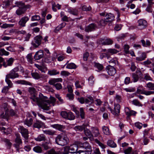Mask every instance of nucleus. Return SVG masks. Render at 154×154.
<instances>
[{"mask_svg": "<svg viewBox=\"0 0 154 154\" xmlns=\"http://www.w3.org/2000/svg\"><path fill=\"white\" fill-rule=\"evenodd\" d=\"M9 52L6 51L3 48L0 49V55L2 56L5 55L6 56L8 55L9 54Z\"/></svg>", "mask_w": 154, "mask_h": 154, "instance_id": "nucleus-54", "label": "nucleus"}, {"mask_svg": "<svg viewBox=\"0 0 154 154\" xmlns=\"http://www.w3.org/2000/svg\"><path fill=\"white\" fill-rule=\"evenodd\" d=\"M45 154H61L60 152L57 151L54 149L52 148L47 151Z\"/></svg>", "mask_w": 154, "mask_h": 154, "instance_id": "nucleus-34", "label": "nucleus"}, {"mask_svg": "<svg viewBox=\"0 0 154 154\" xmlns=\"http://www.w3.org/2000/svg\"><path fill=\"white\" fill-rule=\"evenodd\" d=\"M67 11L74 15L77 16L78 14V10L75 8H73L70 7L68 8Z\"/></svg>", "mask_w": 154, "mask_h": 154, "instance_id": "nucleus-20", "label": "nucleus"}, {"mask_svg": "<svg viewBox=\"0 0 154 154\" xmlns=\"http://www.w3.org/2000/svg\"><path fill=\"white\" fill-rule=\"evenodd\" d=\"M89 125L88 124H84L82 126H77L75 127L74 129L76 131H82L84 129L85 127H87Z\"/></svg>", "mask_w": 154, "mask_h": 154, "instance_id": "nucleus-31", "label": "nucleus"}, {"mask_svg": "<svg viewBox=\"0 0 154 154\" xmlns=\"http://www.w3.org/2000/svg\"><path fill=\"white\" fill-rule=\"evenodd\" d=\"M2 110L4 112L0 116V117L4 119H7L9 116L8 109L7 107L2 108Z\"/></svg>", "mask_w": 154, "mask_h": 154, "instance_id": "nucleus-16", "label": "nucleus"}, {"mask_svg": "<svg viewBox=\"0 0 154 154\" xmlns=\"http://www.w3.org/2000/svg\"><path fill=\"white\" fill-rule=\"evenodd\" d=\"M66 68L68 69H75L76 68V66L73 63H71L67 64Z\"/></svg>", "mask_w": 154, "mask_h": 154, "instance_id": "nucleus-41", "label": "nucleus"}, {"mask_svg": "<svg viewBox=\"0 0 154 154\" xmlns=\"http://www.w3.org/2000/svg\"><path fill=\"white\" fill-rule=\"evenodd\" d=\"M33 119L32 118H30L29 119H27L24 121V124L27 126L29 127L32 124Z\"/></svg>", "mask_w": 154, "mask_h": 154, "instance_id": "nucleus-44", "label": "nucleus"}, {"mask_svg": "<svg viewBox=\"0 0 154 154\" xmlns=\"http://www.w3.org/2000/svg\"><path fill=\"white\" fill-rule=\"evenodd\" d=\"M26 58L28 62L31 64L32 63L33 58L32 53L28 54L26 56Z\"/></svg>", "mask_w": 154, "mask_h": 154, "instance_id": "nucleus-49", "label": "nucleus"}, {"mask_svg": "<svg viewBox=\"0 0 154 154\" xmlns=\"http://www.w3.org/2000/svg\"><path fill=\"white\" fill-rule=\"evenodd\" d=\"M33 150L35 152L37 153H42V147L38 146H35L33 148Z\"/></svg>", "mask_w": 154, "mask_h": 154, "instance_id": "nucleus-35", "label": "nucleus"}, {"mask_svg": "<svg viewBox=\"0 0 154 154\" xmlns=\"http://www.w3.org/2000/svg\"><path fill=\"white\" fill-rule=\"evenodd\" d=\"M86 136L89 137H91L92 136V133L90 130L88 129L84 130Z\"/></svg>", "mask_w": 154, "mask_h": 154, "instance_id": "nucleus-60", "label": "nucleus"}, {"mask_svg": "<svg viewBox=\"0 0 154 154\" xmlns=\"http://www.w3.org/2000/svg\"><path fill=\"white\" fill-rule=\"evenodd\" d=\"M94 67L98 69L99 71H101L103 69V67L102 64L96 62H94Z\"/></svg>", "mask_w": 154, "mask_h": 154, "instance_id": "nucleus-38", "label": "nucleus"}, {"mask_svg": "<svg viewBox=\"0 0 154 154\" xmlns=\"http://www.w3.org/2000/svg\"><path fill=\"white\" fill-rule=\"evenodd\" d=\"M19 129L20 130V132L21 133L22 136L24 139L25 144H26L28 142L27 140L29 138V131L27 129L25 128L23 126H20Z\"/></svg>", "mask_w": 154, "mask_h": 154, "instance_id": "nucleus-5", "label": "nucleus"}, {"mask_svg": "<svg viewBox=\"0 0 154 154\" xmlns=\"http://www.w3.org/2000/svg\"><path fill=\"white\" fill-rule=\"evenodd\" d=\"M103 131V133L106 135H110V133L109 128L107 127L103 126L102 127Z\"/></svg>", "mask_w": 154, "mask_h": 154, "instance_id": "nucleus-46", "label": "nucleus"}, {"mask_svg": "<svg viewBox=\"0 0 154 154\" xmlns=\"http://www.w3.org/2000/svg\"><path fill=\"white\" fill-rule=\"evenodd\" d=\"M60 115L63 118L70 120H73L75 118L73 114L71 112H67L66 111H62Z\"/></svg>", "mask_w": 154, "mask_h": 154, "instance_id": "nucleus-7", "label": "nucleus"}, {"mask_svg": "<svg viewBox=\"0 0 154 154\" xmlns=\"http://www.w3.org/2000/svg\"><path fill=\"white\" fill-rule=\"evenodd\" d=\"M78 145L80 147L85 148L86 149H88V150H92L91 147L88 142H85L82 143L81 142H78Z\"/></svg>", "mask_w": 154, "mask_h": 154, "instance_id": "nucleus-15", "label": "nucleus"}, {"mask_svg": "<svg viewBox=\"0 0 154 154\" xmlns=\"http://www.w3.org/2000/svg\"><path fill=\"white\" fill-rule=\"evenodd\" d=\"M1 131L4 133V134H10L11 132V130L10 128H8L6 129L4 127L1 128Z\"/></svg>", "mask_w": 154, "mask_h": 154, "instance_id": "nucleus-50", "label": "nucleus"}, {"mask_svg": "<svg viewBox=\"0 0 154 154\" xmlns=\"http://www.w3.org/2000/svg\"><path fill=\"white\" fill-rule=\"evenodd\" d=\"M28 91L29 93L31 94L32 95L33 94H36V91L35 88L33 87L29 88L28 89Z\"/></svg>", "mask_w": 154, "mask_h": 154, "instance_id": "nucleus-55", "label": "nucleus"}, {"mask_svg": "<svg viewBox=\"0 0 154 154\" xmlns=\"http://www.w3.org/2000/svg\"><path fill=\"white\" fill-rule=\"evenodd\" d=\"M43 56V51L42 50H40L35 53L34 58L36 60H38L42 58Z\"/></svg>", "mask_w": 154, "mask_h": 154, "instance_id": "nucleus-19", "label": "nucleus"}, {"mask_svg": "<svg viewBox=\"0 0 154 154\" xmlns=\"http://www.w3.org/2000/svg\"><path fill=\"white\" fill-rule=\"evenodd\" d=\"M95 142L102 149H104L106 146V145H104L101 143L99 140L97 139L95 140Z\"/></svg>", "mask_w": 154, "mask_h": 154, "instance_id": "nucleus-48", "label": "nucleus"}, {"mask_svg": "<svg viewBox=\"0 0 154 154\" xmlns=\"http://www.w3.org/2000/svg\"><path fill=\"white\" fill-rule=\"evenodd\" d=\"M14 142L15 143L13 144V146L16 149V151L19 152V150L21 148L23 144L22 140L19 135H16Z\"/></svg>", "mask_w": 154, "mask_h": 154, "instance_id": "nucleus-4", "label": "nucleus"}, {"mask_svg": "<svg viewBox=\"0 0 154 154\" xmlns=\"http://www.w3.org/2000/svg\"><path fill=\"white\" fill-rule=\"evenodd\" d=\"M15 83L18 84L25 85H30V83L25 80H19L15 82Z\"/></svg>", "mask_w": 154, "mask_h": 154, "instance_id": "nucleus-40", "label": "nucleus"}, {"mask_svg": "<svg viewBox=\"0 0 154 154\" xmlns=\"http://www.w3.org/2000/svg\"><path fill=\"white\" fill-rule=\"evenodd\" d=\"M42 39V37L41 36H37L35 38L34 40L32 42V45L35 48L38 47L40 45Z\"/></svg>", "mask_w": 154, "mask_h": 154, "instance_id": "nucleus-10", "label": "nucleus"}, {"mask_svg": "<svg viewBox=\"0 0 154 154\" xmlns=\"http://www.w3.org/2000/svg\"><path fill=\"white\" fill-rule=\"evenodd\" d=\"M2 140L5 143L6 145L8 146L9 148L10 149L12 145V143L10 142V140L7 139L3 138Z\"/></svg>", "mask_w": 154, "mask_h": 154, "instance_id": "nucleus-42", "label": "nucleus"}, {"mask_svg": "<svg viewBox=\"0 0 154 154\" xmlns=\"http://www.w3.org/2000/svg\"><path fill=\"white\" fill-rule=\"evenodd\" d=\"M46 141L42 144V146L44 149L47 150L50 148L49 144H51V141L49 138H48V140H47Z\"/></svg>", "mask_w": 154, "mask_h": 154, "instance_id": "nucleus-22", "label": "nucleus"}, {"mask_svg": "<svg viewBox=\"0 0 154 154\" xmlns=\"http://www.w3.org/2000/svg\"><path fill=\"white\" fill-rule=\"evenodd\" d=\"M143 77L144 79L146 81H152V78L148 73L144 74L143 75Z\"/></svg>", "mask_w": 154, "mask_h": 154, "instance_id": "nucleus-53", "label": "nucleus"}, {"mask_svg": "<svg viewBox=\"0 0 154 154\" xmlns=\"http://www.w3.org/2000/svg\"><path fill=\"white\" fill-rule=\"evenodd\" d=\"M79 146L78 144L77 145L73 144L69 146V151H71L70 152L72 153H76Z\"/></svg>", "mask_w": 154, "mask_h": 154, "instance_id": "nucleus-18", "label": "nucleus"}, {"mask_svg": "<svg viewBox=\"0 0 154 154\" xmlns=\"http://www.w3.org/2000/svg\"><path fill=\"white\" fill-rule=\"evenodd\" d=\"M138 28L140 29H143L146 28L147 26V23L144 20L140 19L138 21Z\"/></svg>", "mask_w": 154, "mask_h": 154, "instance_id": "nucleus-11", "label": "nucleus"}, {"mask_svg": "<svg viewBox=\"0 0 154 154\" xmlns=\"http://www.w3.org/2000/svg\"><path fill=\"white\" fill-rule=\"evenodd\" d=\"M47 100L48 101H48H44V103L45 104H46L47 105L49 106V109H50V106H51V104H52L53 106L54 105V103L56 101V99L53 97H51L50 98V100L48 99V98L47 97Z\"/></svg>", "mask_w": 154, "mask_h": 154, "instance_id": "nucleus-21", "label": "nucleus"}, {"mask_svg": "<svg viewBox=\"0 0 154 154\" xmlns=\"http://www.w3.org/2000/svg\"><path fill=\"white\" fill-rule=\"evenodd\" d=\"M89 83L90 86L93 85L94 83V77L93 76L90 77L88 79Z\"/></svg>", "mask_w": 154, "mask_h": 154, "instance_id": "nucleus-62", "label": "nucleus"}, {"mask_svg": "<svg viewBox=\"0 0 154 154\" xmlns=\"http://www.w3.org/2000/svg\"><path fill=\"white\" fill-rule=\"evenodd\" d=\"M29 20V18L27 16H24L19 21L18 24L20 26L24 27L26 26V23Z\"/></svg>", "mask_w": 154, "mask_h": 154, "instance_id": "nucleus-13", "label": "nucleus"}, {"mask_svg": "<svg viewBox=\"0 0 154 154\" xmlns=\"http://www.w3.org/2000/svg\"><path fill=\"white\" fill-rule=\"evenodd\" d=\"M62 81L63 80L61 78H54L49 80L48 83L50 85L54 86L56 82H62Z\"/></svg>", "mask_w": 154, "mask_h": 154, "instance_id": "nucleus-25", "label": "nucleus"}, {"mask_svg": "<svg viewBox=\"0 0 154 154\" xmlns=\"http://www.w3.org/2000/svg\"><path fill=\"white\" fill-rule=\"evenodd\" d=\"M35 140L37 141H46L47 140L45 135L43 134H40L37 137L34 138Z\"/></svg>", "mask_w": 154, "mask_h": 154, "instance_id": "nucleus-33", "label": "nucleus"}, {"mask_svg": "<svg viewBox=\"0 0 154 154\" xmlns=\"http://www.w3.org/2000/svg\"><path fill=\"white\" fill-rule=\"evenodd\" d=\"M92 133L95 137H97L100 134L98 129L95 127H91Z\"/></svg>", "mask_w": 154, "mask_h": 154, "instance_id": "nucleus-28", "label": "nucleus"}, {"mask_svg": "<svg viewBox=\"0 0 154 154\" xmlns=\"http://www.w3.org/2000/svg\"><path fill=\"white\" fill-rule=\"evenodd\" d=\"M92 150H88L86 151H81L79 152H77L76 154H91Z\"/></svg>", "mask_w": 154, "mask_h": 154, "instance_id": "nucleus-58", "label": "nucleus"}, {"mask_svg": "<svg viewBox=\"0 0 154 154\" xmlns=\"http://www.w3.org/2000/svg\"><path fill=\"white\" fill-rule=\"evenodd\" d=\"M108 109L113 115L118 116L120 112V106L119 104L117 103L114 104V110L110 107H109Z\"/></svg>", "mask_w": 154, "mask_h": 154, "instance_id": "nucleus-8", "label": "nucleus"}, {"mask_svg": "<svg viewBox=\"0 0 154 154\" xmlns=\"http://www.w3.org/2000/svg\"><path fill=\"white\" fill-rule=\"evenodd\" d=\"M40 19V17L38 15H35L32 16L31 18L32 21H34L39 20Z\"/></svg>", "mask_w": 154, "mask_h": 154, "instance_id": "nucleus-63", "label": "nucleus"}, {"mask_svg": "<svg viewBox=\"0 0 154 154\" xmlns=\"http://www.w3.org/2000/svg\"><path fill=\"white\" fill-rule=\"evenodd\" d=\"M132 103L133 105L139 106H142L143 105V104L137 99L134 100L132 101Z\"/></svg>", "mask_w": 154, "mask_h": 154, "instance_id": "nucleus-47", "label": "nucleus"}, {"mask_svg": "<svg viewBox=\"0 0 154 154\" xmlns=\"http://www.w3.org/2000/svg\"><path fill=\"white\" fill-rule=\"evenodd\" d=\"M15 4L16 5L15 6H17L19 7V8L16 11V14L18 15L24 14L27 9L31 7L29 5H25L24 3L21 2H17Z\"/></svg>", "mask_w": 154, "mask_h": 154, "instance_id": "nucleus-3", "label": "nucleus"}, {"mask_svg": "<svg viewBox=\"0 0 154 154\" xmlns=\"http://www.w3.org/2000/svg\"><path fill=\"white\" fill-rule=\"evenodd\" d=\"M31 74L32 77L35 79H38L41 77L40 75L37 72H32Z\"/></svg>", "mask_w": 154, "mask_h": 154, "instance_id": "nucleus-39", "label": "nucleus"}, {"mask_svg": "<svg viewBox=\"0 0 154 154\" xmlns=\"http://www.w3.org/2000/svg\"><path fill=\"white\" fill-rule=\"evenodd\" d=\"M141 41L143 46L144 47H146L150 45V42L149 40H146V43L145 41L144 40H142Z\"/></svg>", "mask_w": 154, "mask_h": 154, "instance_id": "nucleus-52", "label": "nucleus"}, {"mask_svg": "<svg viewBox=\"0 0 154 154\" xmlns=\"http://www.w3.org/2000/svg\"><path fill=\"white\" fill-rule=\"evenodd\" d=\"M146 87L150 90L154 91V84L151 82H149L146 84Z\"/></svg>", "mask_w": 154, "mask_h": 154, "instance_id": "nucleus-43", "label": "nucleus"}, {"mask_svg": "<svg viewBox=\"0 0 154 154\" xmlns=\"http://www.w3.org/2000/svg\"><path fill=\"white\" fill-rule=\"evenodd\" d=\"M100 59H102L105 57H106L107 59H109V56L107 54V52L105 53H102L100 54Z\"/></svg>", "mask_w": 154, "mask_h": 154, "instance_id": "nucleus-57", "label": "nucleus"}, {"mask_svg": "<svg viewBox=\"0 0 154 154\" xmlns=\"http://www.w3.org/2000/svg\"><path fill=\"white\" fill-rule=\"evenodd\" d=\"M52 127L60 131H62L65 128V126L58 124L53 125H52Z\"/></svg>", "mask_w": 154, "mask_h": 154, "instance_id": "nucleus-27", "label": "nucleus"}, {"mask_svg": "<svg viewBox=\"0 0 154 154\" xmlns=\"http://www.w3.org/2000/svg\"><path fill=\"white\" fill-rule=\"evenodd\" d=\"M69 139L65 134L61 133L55 138V142L58 145L64 146L68 143Z\"/></svg>", "mask_w": 154, "mask_h": 154, "instance_id": "nucleus-2", "label": "nucleus"}, {"mask_svg": "<svg viewBox=\"0 0 154 154\" xmlns=\"http://www.w3.org/2000/svg\"><path fill=\"white\" fill-rule=\"evenodd\" d=\"M113 41L110 38H107L101 41V44L103 45H112Z\"/></svg>", "mask_w": 154, "mask_h": 154, "instance_id": "nucleus-32", "label": "nucleus"}, {"mask_svg": "<svg viewBox=\"0 0 154 154\" xmlns=\"http://www.w3.org/2000/svg\"><path fill=\"white\" fill-rule=\"evenodd\" d=\"M70 74V73L66 71H62L60 72V75L62 76H67L69 75Z\"/></svg>", "mask_w": 154, "mask_h": 154, "instance_id": "nucleus-64", "label": "nucleus"}, {"mask_svg": "<svg viewBox=\"0 0 154 154\" xmlns=\"http://www.w3.org/2000/svg\"><path fill=\"white\" fill-rule=\"evenodd\" d=\"M19 70L18 67H16L11 70L10 72L7 74L6 77L8 78L14 79L19 77V75L17 72Z\"/></svg>", "mask_w": 154, "mask_h": 154, "instance_id": "nucleus-6", "label": "nucleus"}, {"mask_svg": "<svg viewBox=\"0 0 154 154\" xmlns=\"http://www.w3.org/2000/svg\"><path fill=\"white\" fill-rule=\"evenodd\" d=\"M33 125L34 128L39 129L44 126V124L40 121H36Z\"/></svg>", "mask_w": 154, "mask_h": 154, "instance_id": "nucleus-23", "label": "nucleus"}, {"mask_svg": "<svg viewBox=\"0 0 154 154\" xmlns=\"http://www.w3.org/2000/svg\"><path fill=\"white\" fill-rule=\"evenodd\" d=\"M48 74L50 75H53L59 74V72L57 70L53 69L48 71Z\"/></svg>", "mask_w": 154, "mask_h": 154, "instance_id": "nucleus-36", "label": "nucleus"}, {"mask_svg": "<svg viewBox=\"0 0 154 154\" xmlns=\"http://www.w3.org/2000/svg\"><path fill=\"white\" fill-rule=\"evenodd\" d=\"M106 19L108 22H111L114 20L115 17L111 13L107 14L106 16Z\"/></svg>", "mask_w": 154, "mask_h": 154, "instance_id": "nucleus-30", "label": "nucleus"}, {"mask_svg": "<svg viewBox=\"0 0 154 154\" xmlns=\"http://www.w3.org/2000/svg\"><path fill=\"white\" fill-rule=\"evenodd\" d=\"M97 28L96 24L92 23L86 26L85 28V31L86 32H88L95 30Z\"/></svg>", "mask_w": 154, "mask_h": 154, "instance_id": "nucleus-14", "label": "nucleus"}, {"mask_svg": "<svg viewBox=\"0 0 154 154\" xmlns=\"http://www.w3.org/2000/svg\"><path fill=\"white\" fill-rule=\"evenodd\" d=\"M106 69L108 74L110 75H113L116 73L115 69L113 67L110 66L106 67Z\"/></svg>", "mask_w": 154, "mask_h": 154, "instance_id": "nucleus-17", "label": "nucleus"}, {"mask_svg": "<svg viewBox=\"0 0 154 154\" xmlns=\"http://www.w3.org/2000/svg\"><path fill=\"white\" fill-rule=\"evenodd\" d=\"M107 144L111 148H115L117 147L116 144L113 140H109L107 141Z\"/></svg>", "mask_w": 154, "mask_h": 154, "instance_id": "nucleus-29", "label": "nucleus"}, {"mask_svg": "<svg viewBox=\"0 0 154 154\" xmlns=\"http://www.w3.org/2000/svg\"><path fill=\"white\" fill-rule=\"evenodd\" d=\"M132 148L131 147H129L124 150V152L125 154H131L132 151Z\"/></svg>", "mask_w": 154, "mask_h": 154, "instance_id": "nucleus-61", "label": "nucleus"}, {"mask_svg": "<svg viewBox=\"0 0 154 154\" xmlns=\"http://www.w3.org/2000/svg\"><path fill=\"white\" fill-rule=\"evenodd\" d=\"M10 78H8L7 77H5V82L8 85L7 86L8 87L11 88L13 87V84L12 82L9 79Z\"/></svg>", "mask_w": 154, "mask_h": 154, "instance_id": "nucleus-37", "label": "nucleus"}, {"mask_svg": "<svg viewBox=\"0 0 154 154\" xmlns=\"http://www.w3.org/2000/svg\"><path fill=\"white\" fill-rule=\"evenodd\" d=\"M14 61V59L12 58H10L6 60V62H4L3 66L5 67H6L8 66H11L13 64Z\"/></svg>", "mask_w": 154, "mask_h": 154, "instance_id": "nucleus-24", "label": "nucleus"}, {"mask_svg": "<svg viewBox=\"0 0 154 154\" xmlns=\"http://www.w3.org/2000/svg\"><path fill=\"white\" fill-rule=\"evenodd\" d=\"M43 131L44 133L51 135H54L55 133V131L51 130H43Z\"/></svg>", "mask_w": 154, "mask_h": 154, "instance_id": "nucleus-45", "label": "nucleus"}, {"mask_svg": "<svg viewBox=\"0 0 154 154\" xmlns=\"http://www.w3.org/2000/svg\"><path fill=\"white\" fill-rule=\"evenodd\" d=\"M62 152L63 154H68L69 151V146H66L64 147L62 149Z\"/></svg>", "mask_w": 154, "mask_h": 154, "instance_id": "nucleus-51", "label": "nucleus"}, {"mask_svg": "<svg viewBox=\"0 0 154 154\" xmlns=\"http://www.w3.org/2000/svg\"><path fill=\"white\" fill-rule=\"evenodd\" d=\"M37 94L32 95L30 97L33 102L37 103L39 106L40 107L43 109L48 110H49V106L47 105L44 103V101H48H48L47 100V97L44 96L42 94L40 93L39 94V97H37Z\"/></svg>", "mask_w": 154, "mask_h": 154, "instance_id": "nucleus-1", "label": "nucleus"}, {"mask_svg": "<svg viewBox=\"0 0 154 154\" xmlns=\"http://www.w3.org/2000/svg\"><path fill=\"white\" fill-rule=\"evenodd\" d=\"M108 22L106 19H102L100 21L99 24L100 26H104Z\"/></svg>", "mask_w": 154, "mask_h": 154, "instance_id": "nucleus-56", "label": "nucleus"}, {"mask_svg": "<svg viewBox=\"0 0 154 154\" xmlns=\"http://www.w3.org/2000/svg\"><path fill=\"white\" fill-rule=\"evenodd\" d=\"M125 111L126 114L127 115V119H129V117L131 116H135L136 112L133 110H131L128 107L125 108Z\"/></svg>", "mask_w": 154, "mask_h": 154, "instance_id": "nucleus-12", "label": "nucleus"}, {"mask_svg": "<svg viewBox=\"0 0 154 154\" xmlns=\"http://www.w3.org/2000/svg\"><path fill=\"white\" fill-rule=\"evenodd\" d=\"M107 54L109 56V58L110 57V55L117 54L119 51L114 48H109L107 49L106 51Z\"/></svg>", "mask_w": 154, "mask_h": 154, "instance_id": "nucleus-26", "label": "nucleus"}, {"mask_svg": "<svg viewBox=\"0 0 154 154\" xmlns=\"http://www.w3.org/2000/svg\"><path fill=\"white\" fill-rule=\"evenodd\" d=\"M142 76L143 74L141 71L140 70H137L135 72L133 73L131 77L133 82H137L139 78L142 77Z\"/></svg>", "mask_w": 154, "mask_h": 154, "instance_id": "nucleus-9", "label": "nucleus"}, {"mask_svg": "<svg viewBox=\"0 0 154 154\" xmlns=\"http://www.w3.org/2000/svg\"><path fill=\"white\" fill-rule=\"evenodd\" d=\"M66 25V23L63 22L59 25L56 28L55 30L57 31H59L62 28L64 27Z\"/></svg>", "mask_w": 154, "mask_h": 154, "instance_id": "nucleus-59", "label": "nucleus"}]
</instances>
